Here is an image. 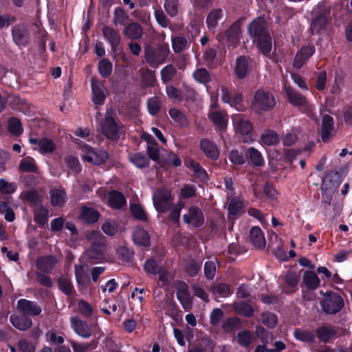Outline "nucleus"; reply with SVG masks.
<instances>
[{"label":"nucleus","instance_id":"1","mask_svg":"<svg viewBox=\"0 0 352 352\" xmlns=\"http://www.w3.org/2000/svg\"><path fill=\"white\" fill-rule=\"evenodd\" d=\"M170 54L168 43H162L157 47L147 45L144 49V60L152 68L156 69L165 63Z\"/></svg>","mask_w":352,"mask_h":352},{"label":"nucleus","instance_id":"2","mask_svg":"<svg viewBox=\"0 0 352 352\" xmlns=\"http://www.w3.org/2000/svg\"><path fill=\"white\" fill-rule=\"evenodd\" d=\"M275 105L276 100L274 96L269 91L260 89L255 92L251 109L254 112L260 114L263 111H270Z\"/></svg>","mask_w":352,"mask_h":352},{"label":"nucleus","instance_id":"3","mask_svg":"<svg viewBox=\"0 0 352 352\" xmlns=\"http://www.w3.org/2000/svg\"><path fill=\"white\" fill-rule=\"evenodd\" d=\"M122 127L123 125L116 116L108 112L101 121L102 133L110 140H118L120 138Z\"/></svg>","mask_w":352,"mask_h":352},{"label":"nucleus","instance_id":"4","mask_svg":"<svg viewBox=\"0 0 352 352\" xmlns=\"http://www.w3.org/2000/svg\"><path fill=\"white\" fill-rule=\"evenodd\" d=\"M242 24L241 19L236 20L226 30L218 33L217 39L221 43L236 44L239 43L241 35Z\"/></svg>","mask_w":352,"mask_h":352},{"label":"nucleus","instance_id":"5","mask_svg":"<svg viewBox=\"0 0 352 352\" xmlns=\"http://www.w3.org/2000/svg\"><path fill=\"white\" fill-rule=\"evenodd\" d=\"M84 153V160L94 165H101L109 159V153L103 149H95L88 144H85L82 146Z\"/></svg>","mask_w":352,"mask_h":352},{"label":"nucleus","instance_id":"6","mask_svg":"<svg viewBox=\"0 0 352 352\" xmlns=\"http://www.w3.org/2000/svg\"><path fill=\"white\" fill-rule=\"evenodd\" d=\"M88 242L90 245L89 256L100 259L104 250L103 238L101 234L96 231L92 232L88 235Z\"/></svg>","mask_w":352,"mask_h":352},{"label":"nucleus","instance_id":"7","mask_svg":"<svg viewBox=\"0 0 352 352\" xmlns=\"http://www.w3.org/2000/svg\"><path fill=\"white\" fill-rule=\"evenodd\" d=\"M248 32L252 41L270 34L263 18L256 17L253 19L248 27Z\"/></svg>","mask_w":352,"mask_h":352},{"label":"nucleus","instance_id":"8","mask_svg":"<svg viewBox=\"0 0 352 352\" xmlns=\"http://www.w3.org/2000/svg\"><path fill=\"white\" fill-rule=\"evenodd\" d=\"M323 310L327 314H335L340 311L344 302L340 295L335 293H327L321 302Z\"/></svg>","mask_w":352,"mask_h":352},{"label":"nucleus","instance_id":"9","mask_svg":"<svg viewBox=\"0 0 352 352\" xmlns=\"http://www.w3.org/2000/svg\"><path fill=\"white\" fill-rule=\"evenodd\" d=\"M288 102L299 109H308L309 102L307 98L295 89L287 87L285 89Z\"/></svg>","mask_w":352,"mask_h":352},{"label":"nucleus","instance_id":"10","mask_svg":"<svg viewBox=\"0 0 352 352\" xmlns=\"http://www.w3.org/2000/svg\"><path fill=\"white\" fill-rule=\"evenodd\" d=\"M92 102L96 105H102L106 99L105 87L103 82L95 77L91 80Z\"/></svg>","mask_w":352,"mask_h":352},{"label":"nucleus","instance_id":"11","mask_svg":"<svg viewBox=\"0 0 352 352\" xmlns=\"http://www.w3.org/2000/svg\"><path fill=\"white\" fill-rule=\"evenodd\" d=\"M12 36L18 46L26 47L30 41V33L24 24H19L12 28Z\"/></svg>","mask_w":352,"mask_h":352},{"label":"nucleus","instance_id":"12","mask_svg":"<svg viewBox=\"0 0 352 352\" xmlns=\"http://www.w3.org/2000/svg\"><path fill=\"white\" fill-rule=\"evenodd\" d=\"M316 49L314 45L302 47L297 51L293 61V66L296 69H300L307 63L308 60L314 55Z\"/></svg>","mask_w":352,"mask_h":352},{"label":"nucleus","instance_id":"13","mask_svg":"<svg viewBox=\"0 0 352 352\" xmlns=\"http://www.w3.org/2000/svg\"><path fill=\"white\" fill-rule=\"evenodd\" d=\"M228 219L234 220L240 217L245 212L243 200L238 197H232L228 205Z\"/></svg>","mask_w":352,"mask_h":352},{"label":"nucleus","instance_id":"14","mask_svg":"<svg viewBox=\"0 0 352 352\" xmlns=\"http://www.w3.org/2000/svg\"><path fill=\"white\" fill-rule=\"evenodd\" d=\"M334 122L332 116L325 114L322 119L320 137L323 142L327 143L330 138L335 135Z\"/></svg>","mask_w":352,"mask_h":352},{"label":"nucleus","instance_id":"15","mask_svg":"<svg viewBox=\"0 0 352 352\" xmlns=\"http://www.w3.org/2000/svg\"><path fill=\"white\" fill-rule=\"evenodd\" d=\"M199 147L205 156L212 161H216L219 157V151L216 144L209 139L203 138L200 141Z\"/></svg>","mask_w":352,"mask_h":352},{"label":"nucleus","instance_id":"16","mask_svg":"<svg viewBox=\"0 0 352 352\" xmlns=\"http://www.w3.org/2000/svg\"><path fill=\"white\" fill-rule=\"evenodd\" d=\"M208 118L213 123L215 130L223 132L228 126V116L226 113L221 111H214L208 113Z\"/></svg>","mask_w":352,"mask_h":352},{"label":"nucleus","instance_id":"17","mask_svg":"<svg viewBox=\"0 0 352 352\" xmlns=\"http://www.w3.org/2000/svg\"><path fill=\"white\" fill-rule=\"evenodd\" d=\"M340 184L338 173L331 172L324 177L321 184V190L326 194L328 192L333 193V190L338 188Z\"/></svg>","mask_w":352,"mask_h":352},{"label":"nucleus","instance_id":"18","mask_svg":"<svg viewBox=\"0 0 352 352\" xmlns=\"http://www.w3.org/2000/svg\"><path fill=\"white\" fill-rule=\"evenodd\" d=\"M102 32L103 36L110 44L112 52L117 53L120 43V36L118 32L109 26L103 27Z\"/></svg>","mask_w":352,"mask_h":352},{"label":"nucleus","instance_id":"19","mask_svg":"<svg viewBox=\"0 0 352 352\" xmlns=\"http://www.w3.org/2000/svg\"><path fill=\"white\" fill-rule=\"evenodd\" d=\"M250 58L241 56L236 60L234 72L239 79H244L250 72Z\"/></svg>","mask_w":352,"mask_h":352},{"label":"nucleus","instance_id":"20","mask_svg":"<svg viewBox=\"0 0 352 352\" xmlns=\"http://www.w3.org/2000/svg\"><path fill=\"white\" fill-rule=\"evenodd\" d=\"M253 43L255 44L258 51L265 57L272 58V41L270 34L263 38L254 40Z\"/></svg>","mask_w":352,"mask_h":352},{"label":"nucleus","instance_id":"21","mask_svg":"<svg viewBox=\"0 0 352 352\" xmlns=\"http://www.w3.org/2000/svg\"><path fill=\"white\" fill-rule=\"evenodd\" d=\"M17 309L23 314L31 316H37L41 312V308L39 306L25 299L18 301Z\"/></svg>","mask_w":352,"mask_h":352},{"label":"nucleus","instance_id":"22","mask_svg":"<svg viewBox=\"0 0 352 352\" xmlns=\"http://www.w3.org/2000/svg\"><path fill=\"white\" fill-rule=\"evenodd\" d=\"M246 160L248 164L260 167L264 165L265 161L261 153L254 147H250L245 151Z\"/></svg>","mask_w":352,"mask_h":352},{"label":"nucleus","instance_id":"23","mask_svg":"<svg viewBox=\"0 0 352 352\" xmlns=\"http://www.w3.org/2000/svg\"><path fill=\"white\" fill-rule=\"evenodd\" d=\"M235 128L237 132L244 137V142H248V140L252 138L253 126L248 120L239 118L235 123Z\"/></svg>","mask_w":352,"mask_h":352},{"label":"nucleus","instance_id":"24","mask_svg":"<svg viewBox=\"0 0 352 352\" xmlns=\"http://www.w3.org/2000/svg\"><path fill=\"white\" fill-rule=\"evenodd\" d=\"M71 326L74 331L82 338H87L91 336L88 325L77 317L71 318Z\"/></svg>","mask_w":352,"mask_h":352},{"label":"nucleus","instance_id":"25","mask_svg":"<svg viewBox=\"0 0 352 352\" xmlns=\"http://www.w3.org/2000/svg\"><path fill=\"white\" fill-rule=\"evenodd\" d=\"M185 166L192 170L195 176L201 181H206L208 176L206 170L201 164L192 159H188L185 162Z\"/></svg>","mask_w":352,"mask_h":352},{"label":"nucleus","instance_id":"26","mask_svg":"<svg viewBox=\"0 0 352 352\" xmlns=\"http://www.w3.org/2000/svg\"><path fill=\"white\" fill-rule=\"evenodd\" d=\"M328 23V16L325 13H320L314 17L311 23V34H318Z\"/></svg>","mask_w":352,"mask_h":352},{"label":"nucleus","instance_id":"27","mask_svg":"<svg viewBox=\"0 0 352 352\" xmlns=\"http://www.w3.org/2000/svg\"><path fill=\"white\" fill-rule=\"evenodd\" d=\"M129 160L138 168H147L150 165L149 159L141 152L130 153Z\"/></svg>","mask_w":352,"mask_h":352},{"label":"nucleus","instance_id":"28","mask_svg":"<svg viewBox=\"0 0 352 352\" xmlns=\"http://www.w3.org/2000/svg\"><path fill=\"white\" fill-rule=\"evenodd\" d=\"M108 201L111 207L116 209H121L126 204L124 195L118 190H112L109 193Z\"/></svg>","mask_w":352,"mask_h":352},{"label":"nucleus","instance_id":"29","mask_svg":"<svg viewBox=\"0 0 352 352\" xmlns=\"http://www.w3.org/2000/svg\"><path fill=\"white\" fill-rule=\"evenodd\" d=\"M252 243L256 248H263L265 246V239L264 234L258 227H253L250 233Z\"/></svg>","mask_w":352,"mask_h":352},{"label":"nucleus","instance_id":"30","mask_svg":"<svg viewBox=\"0 0 352 352\" xmlns=\"http://www.w3.org/2000/svg\"><path fill=\"white\" fill-rule=\"evenodd\" d=\"M223 12L221 8H215L210 11L206 16V23L209 30H213L217 28L218 22L222 19Z\"/></svg>","mask_w":352,"mask_h":352},{"label":"nucleus","instance_id":"31","mask_svg":"<svg viewBox=\"0 0 352 352\" xmlns=\"http://www.w3.org/2000/svg\"><path fill=\"white\" fill-rule=\"evenodd\" d=\"M102 229L107 235H114L118 232H121L124 229V221H105Z\"/></svg>","mask_w":352,"mask_h":352},{"label":"nucleus","instance_id":"32","mask_svg":"<svg viewBox=\"0 0 352 352\" xmlns=\"http://www.w3.org/2000/svg\"><path fill=\"white\" fill-rule=\"evenodd\" d=\"M124 34L131 39H140L143 34L142 27L139 23L133 22L126 25Z\"/></svg>","mask_w":352,"mask_h":352},{"label":"nucleus","instance_id":"33","mask_svg":"<svg viewBox=\"0 0 352 352\" xmlns=\"http://www.w3.org/2000/svg\"><path fill=\"white\" fill-rule=\"evenodd\" d=\"M50 202L54 207H63L66 200V192L63 190L52 189L50 190Z\"/></svg>","mask_w":352,"mask_h":352},{"label":"nucleus","instance_id":"34","mask_svg":"<svg viewBox=\"0 0 352 352\" xmlns=\"http://www.w3.org/2000/svg\"><path fill=\"white\" fill-rule=\"evenodd\" d=\"M133 239L134 242L140 245L146 247L150 245V236L146 230L142 228H135L133 234Z\"/></svg>","mask_w":352,"mask_h":352},{"label":"nucleus","instance_id":"35","mask_svg":"<svg viewBox=\"0 0 352 352\" xmlns=\"http://www.w3.org/2000/svg\"><path fill=\"white\" fill-rule=\"evenodd\" d=\"M19 169L23 173H36L38 168L35 160L32 157L28 156L20 161Z\"/></svg>","mask_w":352,"mask_h":352},{"label":"nucleus","instance_id":"36","mask_svg":"<svg viewBox=\"0 0 352 352\" xmlns=\"http://www.w3.org/2000/svg\"><path fill=\"white\" fill-rule=\"evenodd\" d=\"M172 197L170 195H163L158 199H155L153 204L155 210L159 212H166L171 208Z\"/></svg>","mask_w":352,"mask_h":352},{"label":"nucleus","instance_id":"37","mask_svg":"<svg viewBox=\"0 0 352 352\" xmlns=\"http://www.w3.org/2000/svg\"><path fill=\"white\" fill-rule=\"evenodd\" d=\"M98 70L102 78H108L111 75L113 64L109 59L103 58L98 63Z\"/></svg>","mask_w":352,"mask_h":352},{"label":"nucleus","instance_id":"38","mask_svg":"<svg viewBox=\"0 0 352 352\" xmlns=\"http://www.w3.org/2000/svg\"><path fill=\"white\" fill-rule=\"evenodd\" d=\"M162 105V100L160 97L157 96L148 98L146 100L148 112L151 116L157 115L161 110Z\"/></svg>","mask_w":352,"mask_h":352},{"label":"nucleus","instance_id":"39","mask_svg":"<svg viewBox=\"0 0 352 352\" xmlns=\"http://www.w3.org/2000/svg\"><path fill=\"white\" fill-rule=\"evenodd\" d=\"M39 142L38 151L42 155L52 153L56 149L55 143L50 138H42Z\"/></svg>","mask_w":352,"mask_h":352},{"label":"nucleus","instance_id":"40","mask_svg":"<svg viewBox=\"0 0 352 352\" xmlns=\"http://www.w3.org/2000/svg\"><path fill=\"white\" fill-rule=\"evenodd\" d=\"M303 283L309 289H314L318 287L320 279L314 272L307 271L303 274Z\"/></svg>","mask_w":352,"mask_h":352},{"label":"nucleus","instance_id":"41","mask_svg":"<svg viewBox=\"0 0 352 352\" xmlns=\"http://www.w3.org/2000/svg\"><path fill=\"white\" fill-rule=\"evenodd\" d=\"M177 68L173 64L164 67L160 72L161 80L164 84L171 81L177 74Z\"/></svg>","mask_w":352,"mask_h":352},{"label":"nucleus","instance_id":"42","mask_svg":"<svg viewBox=\"0 0 352 352\" xmlns=\"http://www.w3.org/2000/svg\"><path fill=\"white\" fill-rule=\"evenodd\" d=\"M10 321L14 327L22 331L32 326V320L25 316H11Z\"/></svg>","mask_w":352,"mask_h":352},{"label":"nucleus","instance_id":"43","mask_svg":"<svg viewBox=\"0 0 352 352\" xmlns=\"http://www.w3.org/2000/svg\"><path fill=\"white\" fill-rule=\"evenodd\" d=\"M100 212L93 207L82 206L80 208L81 220H99Z\"/></svg>","mask_w":352,"mask_h":352},{"label":"nucleus","instance_id":"44","mask_svg":"<svg viewBox=\"0 0 352 352\" xmlns=\"http://www.w3.org/2000/svg\"><path fill=\"white\" fill-rule=\"evenodd\" d=\"M8 129L11 134L16 137L20 136L23 132L21 120L16 117H12L9 119Z\"/></svg>","mask_w":352,"mask_h":352},{"label":"nucleus","instance_id":"45","mask_svg":"<svg viewBox=\"0 0 352 352\" xmlns=\"http://www.w3.org/2000/svg\"><path fill=\"white\" fill-rule=\"evenodd\" d=\"M177 298L185 309H190L191 306V298L187 292V287L185 284L182 285L181 289L177 292Z\"/></svg>","mask_w":352,"mask_h":352},{"label":"nucleus","instance_id":"46","mask_svg":"<svg viewBox=\"0 0 352 352\" xmlns=\"http://www.w3.org/2000/svg\"><path fill=\"white\" fill-rule=\"evenodd\" d=\"M192 76L196 81L201 84L206 85L211 81L210 72L204 67L197 69Z\"/></svg>","mask_w":352,"mask_h":352},{"label":"nucleus","instance_id":"47","mask_svg":"<svg viewBox=\"0 0 352 352\" xmlns=\"http://www.w3.org/2000/svg\"><path fill=\"white\" fill-rule=\"evenodd\" d=\"M129 16L122 7L116 8L113 12V23L124 25L129 21Z\"/></svg>","mask_w":352,"mask_h":352},{"label":"nucleus","instance_id":"48","mask_svg":"<svg viewBox=\"0 0 352 352\" xmlns=\"http://www.w3.org/2000/svg\"><path fill=\"white\" fill-rule=\"evenodd\" d=\"M170 117L182 126H186L188 124L186 116L179 109L171 108L168 111Z\"/></svg>","mask_w":352,"mask_h":352},{"label":"nucleus","instance_id":"49","mask_svg":"<svg viewBox=\"0 0 352 352\" xmlns=\"http://www.w3.org/2000/svg\"><path fill=\"white\" fill-rule=\"evenodd\" d=\"M57 261L55 257L50 256L47 257L39 258L37 260V266L44 272H48L52 269Z\"/></svg>","mask_w":352,"mask_h":352},{"label":"nucleus","instance_id":"50","mask_svg":"<svg viewBox=\"0 0 352 352\" xmlns=\"http://www.w3.org/2000/svg\"><path fill=\"white\" fill-rule=\"evenodd\" d=\"M182 89L183 92L182 94L186 102H197L199 95L192 87L186 84H183Z\"/></svg>","mask_w":352,"mask_h":352},{"label":"nucleus","instance_id":"51","mask_svg":"<svg viewBox=\"0 0 352 352\" xmlns=\"http://www.w3.org/2000/svg\"><path fill=\"white\" fill-rule=\"evenodd\" d=\"M183 220H204V214L198 206H192L189 208L188 213L184 215Z\"/></svg>","mask_w":352,"mask_h":352},{"label":"nucleus","instance_id":"52","mask_svg":"<svg viewBox=\"0 0 352 352\" xmlns=\"http://www.w3.org/2000/svg\"><path fill=\"white\" fill-rule=\"evenodd\" d=\"M188 46L187 39L182 36H176L172 39V47L175 53H180L185 50Z\"/></svg>","mask_w":352,"mask_h":352},{"label":"nucleus","instance_id":"53","mask_svg":"<svg viewBox=\"0 0 352 352\" xmlns=\"http://www.w3.org/2000/svg\"><path fill=\"white\" fill-rule=\"evenodd\" d=\"M260 321L268 328H274L278 320L275 314L270 312H263L261 315Z\"/></svg>","mask_w":352,"mask_h":352},{"label":"nucleus","instance_id":"54","mask_svg":"<svg viewBox=\"0 0 352 352\" xmlns=\"http://www.w3.org/2000/svg\"><path fill=\"white\" fill-rule=\"evenodd\" d=\"M166 94L170 100H177L179 102H182L184 100V97L182 96L181 90L177 89L171 84L166 85Z\"/></svg>","mask_w":352,"mask_h":352},{"label":"nucleus","instance_id":"55","mask_svg":"<svg viewBox=\"0 0 352 352\" xmlns=\"http://www.w3.org/2000/svg\"><path fill=\"white\" fill-rule=\"evenodd\" d=\"M21 196H23V199L24 201L33 204L34 206H36L41 202V197L35 190H28L24 192Z\"/></svg>","mask_w":352,"mask_h":352},{"label":"nucleus","instance_id":"56","mask_svg":"<svg viewBox=\"0 0 352 352\" xmlns=\"http://www.w3.org/2000/svg\"><path fill=\"white\" fill-rule=\"evenodd\" d=\"M228 158L230 161L235 165H243L246 161L245 153L243 154L236 149H233L230 151Z\"/></svg>","mask_w":352,"mask_h":352},{"label":"nucleus","instance_id":"57","mask_svg":"<svg viewBox=\"0 0 352 352\" xmlns=\"http://www.w3.org/2000/svg\"><path fill=\"white\" fill-rule=\"evenodd\" d=\"M65 162L73 173L77 175L81 171L80 162L76 157L69 155L65 157Z\"/></svg>","mask_w":352,"mask_h":352},{"label":"nucleus","instance_id":"58","mask_svg":"<svg viewBox=\"0 0 352 352\" xmlns=\"http://www.w3.org/2000/svg\"><path fill=\"white\" fill-rule=\"evenodd\" d=\"M164 9L170 17H175L178 14L179 0H165Z\"/></svg>","mask_w":352,"mask_h":352},{"label":"nucleus","instance_id":"59","mask_svg":"<svg viewBox=\"0 0 352 352\" xmlns=\"http://www.w3.org/2000/svg\"><path fill=\"white\" fill-rule=\"evenodd\" d=\"M130 210L131 214L136 220H147V216L142 206L138 204H131Z\"/></svg>","mask_w":352,"mask_h":352},{"label":"nucleus","instance_id":"60","mask_svg":"<svg viewBox=\"0 0 352 352\" xmlns=\"http://www.w3.org/2000/svg\"><path fill=\"white\" fill-rule=\"evenodd\" d=\"M318 338L323 342H327L335 336V331L327 327L319 328L317 331Z\"/></svg>","mask_w":352,"mask_h":352},{"label":"nucleus","instance_id":"61","mask_svg":"<svg viewBox=\"0 0 352 352\" xmlns=\"http://www.w3.org/2000/svg\"><path fill=\"white\" fill-rule=\"evenodd\" d=\"M180 199H189L196 196V188L193 185L186 184L184 185L179 191Z\"/></svg>","mask_w":352,"mask_h":352},{"label":"nucleus","instance_id":"62","mask_svg":"<svg viewBox=\"0 0 352 352\" xmlns=\"http://www.w3.org/2000/svg\"><path fill=\"white\" fill-rule=\"evenodd\" d=\"M261 140L263 144L267 146L275 145L278 142V134L274 131H268L266 133L263 134Z\"/></svg>","mask_w":352,"mask_h":352},{"label":"nucleus","instance_id":"63","mask_svg":"<svg viewBox=\"0 0 352 352\" xmlns=\"http://www.w3.org/2000/svg\"><path fill=\"white\" fill-rule=\"evenodd\" d=\"M234 308L236 313L246 317H250L253 314V309L252 307L245 302L234 304Z\"/></svg>","mask_w":352,"mask_h":352},{"label":"nucleus","instance_id":"64","mask_svg":"<svg viewBox=\"0 0 352 352\" xmlns=\"http://www.w3.org/2000/svg\"><path fill=\"white\" fill-rule=\"evenodd\" d=\"M253 339L252 334L248 331H243L238 333L236 337L237 342L243 346H248Z\"/></svg>","mask_w":352,"mask_h":352}]
</instances>
